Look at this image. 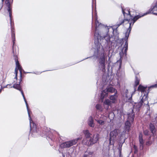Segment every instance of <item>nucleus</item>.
<instances>
[{"instance_id": "nucleus-1", "label": "nucleus", "mask_w": 157, "mask_h": 157, "mask_svg": "<svg viewBox=\"0 0 157 157\" xmlns=\"http://www.w3.org/2000/svg\"><path fill=\"white\" fill-rule=\"evenodd\" d=\"M95 29L94 36L95 38L94 44L93 47H96V44H100V47H103L101 45L100 42L101 40H105L106 43V47L109 48L110 47V44L113 43L115 41L114 36L110 35V32L111 30L113 33L114 30L110 26H105L103 24L99 23L97 20L96 17L95 21Z\"/></svg>"}, {"instance_id": "nucleus-2", "label": "nucleus", "mask_w": 157, "mask_h": 157, "mask_svg": "<svg viewBox=\"0 0 157 157\" xmlns=\"http://www.w3.org/2000/svg\"><path fill=\"white\" fill-rule=\"evenodd\" d=\"M21 80H20V82L18 84H14L13 85V86H11L10 88L13 87L15 89H16L21 91L22 95L23 97L24 100L25 102L26 107L27 109L28 113L29 115V121H30V131H32V135L33 136L35 137H37L39 135V132L38 129L37 128V126L36 124L33 122L32 120L31 116L29 113V106L27 103V101L25 98L24 93L21 89L20 86V82Z\"/></svg>"}, {"instance_id": "nucleus-3", "label": "nucleus", "mask_w": 157, "mask_h": 157, "mask_svg": "<svg viewBox=\"0 0 157 157\" xmlns=\"http://www.w3.org/2000/svg\"><path fill=\"white\" fill-rule=\"evenodd\" d=\"M96 47H93L95 50L94 55L96 57H99V68L103 72L105 71V65L106 60L103 47H100V44H96Z\"/></svg>"}, {"instance_id": "nucleus-4", "label": "nucleus", "mask_w": 157, "mask_h": 157, "mask_svg": "<svg viewBox=\"0 0 157 157\" xmlns=\"http://www.w3.org/2000/svg\"><path fill=\"white\" fill-rule=\"evenodd\" d=\"M130 19H121V18H119V21L117 23L118 24H120L121 25L123 24L125 21H127L129 24V26L127 30V31L126 32L125 34V37L124 38H123L120 40L121 43L122 44H124L123 48V51L124 54H126L127 51L128 49V39L129 36V34L130 33L131 27V25L132 23L130 22Z\"/></svg>"}, {"instance_id": "nucleus-5", "label": "nucleus", "mask_w": 157, "mask_h": 157, "mask_svg": "<svg viewBox=\"0 0 157 157\" xmlns=\"http://www.w3.org/2000/svg\"><path fill=\"white\" fill-rule=\"evenodd\" d=\"M99 139V135L98 134H94L90 137L84 139L82 143L84 144L88 147H90L96 143Z\"/></svg>"}, {"instance_id": "nucleus-6", "label": "nucleus", "mask_w": 157, "mask_h": 157, "mask_svg": "<svg viewBox=\"0 0 157 157\" xmlns=\"http://www.w3.org/2000/svg\"><path fill=\"white\" fill-rule=\"evenodd\" d=\"M6 6L7 7V10L8 12L9 13V17H10V24L11 25V37L12 40V41L13 42V46L15 43V34L14 33V29H13L12 26V8L10 5V4L9 2V0L7 1V2L6 3Z\"/></svg>"}, {"instance_id": "nucleus-7", "label": "nucleus", "mask_w": 157, "mask_h": 157, "mask_svg": "<svg viewBox=\"0 0 157 157\" xmlns=\"http://www.w3.org/2000/svg\"><path fill=\"white\" fill-rule=\"evenodd\" d=\"M134 117L133 110L132 109L131 113L128 114L127 120L125 123L124 128V130L126 131L129 132L130 130L131 124L130 121H131L132 122H133L134 120Z\"/></svg>"}, {"instance_id": "nucleus-8", "label": "nucleus", "mask_w": 157, "mask_h": 157, "mask_svg": "<svg viewBox=\"0 0 157 157\" xmlns=\"http://www.w3.org/2000/svg\"><path fill=\"white\" fill-rule=\"evenodd\" d=\"M119 132V130L115 129L111 131L110 133L109 143L110 145H113L114 141L116 140L117 136Z\"/></svg>"}, {"instance_id": "nucleus-9", "label": "nucleus", "mask_w": 157, "mask_h": 157, "mask_svg": "<svg viewBox=\"0 0 157 157\" xmlns=\"http://www.w3.org/2000/svg\"><path fill=\"white\" fill-rule=\"evenodd\" d=\"M117 91L113 87H110L106 88L102 91L100 96V99L101 102H103L104 98L107 97L108 95L109 92L114 93Z\"/></svg>"}, {"instance_id": "nucleus-10", "label": "nucleus", "mask_w": 157, "mask_h": 157, "mask_svg": "<svg viewBox=\"0 0 157 157\" xmlns=\"http://www.w3.org/2000/svg\"><path fill=\"white\" fill-rule=\"evenodd\" d=\"M79 139V138H78L63 143L61 144V146L64 148H69L73 145L76 144Z\"/></svg>"}, {"instance_id": "nucleus-11", "label": "nucleus", "mask_w": 157, "mask_h": 157, "mask_svg": "<svg viewBox=\"0 0 157 157\" xmlns=\"http://www.w3.org/2000/svg\"><path fill=\"white\" fill-rule=\"evenodd\" d=\"M146 13H147V14L151 13L157 15V1L155 6H152L151 8Z\"/></svg>"}, {"instance_id": "nucleus-12", "label": "nucleus", "mask_w": 157, "mask_h": 157, "mask_svg": "<svg viewBox=\"0 0 157 157\" xmlns=\"http://www.w3.org/2000/svg\"><path fill=\"white\" fill-rule=\"evenodd\" d=\"M87 123L88 126L92 128L95 126V123L94 119L92 116H90L88 119Z\"/></svg>"}, {"instance_id": "nucleus-13", "label": "nucleus", "mask_w": 157, "mask_h": 157, "mask_svg": "<svg viewBox=\"0 0 157 157\" xmlns=\"http://www.w3.org/2000/svg\"><path fill=\"white\" fill-rule=\"evenodd\" d=\"M139 141L140 142V150H142L144 146V142L143 138V135L141 132L139 134Z\"/></svg>"}, {"instance_id": "nucleus-14", "label": "nucleus", "mask_w": 157, "mask_h": 157, "mask_svg": "<svg viewBox=\"0 0 157 157\" xmlns=\"http://www.w3.org/2000/svg\"><path fill=\"white\" fill-rule=\"evenodd\" d=\"M149 93L148 92H146L144 93L143 97L141 99L140 101H142L143 104L144 105H147L148 103V101L147 100V95Z\"/></svg>"}, {"instance_id": "nucleus-15", "label": "nucleus", "mask_w": 157, "mask_h": 157, "mask_svg": "<svg viewBox=\"0 0 157 157\" xmlns=\"http://www.w3.org/2000/svg\"><path fill=\"white\" fill-rule=\"evenodd\" d=\"M147 14V13H144V14L141 13L139 15H136L134 16L132 19V20L133 21V23L132 25H133L134 23L139 19L143 17L146 15Z\"/></svg>"}, {"instance_id": "nucleus-16", "label": "nucleus", "mask_w": 157, "mask_h": 157, "mask_svg": "<svg viewBox=\"0 0 157 157\" xmlns=\"http://www.w3.org/2000/svg\"><path fill=\"white\" fill-rule=\"evenodd\" d=\"M147 88V86H143L141 85H140L138 87L137 91H140L142 94H144L145 93L146 90Z\"/></svg>"}, {"instance_id": "nucleus-17", "label": "nucleus", "mask_w": 157, "mask_h": 157, "mask_svg": "<svg viewBox=\"0 0 157 157\" xmlns=\"http://www.w3.org/2000/svg\"><path fill=\"white\" fill-rule=\"evenodd\" d=\"M149 128L150 131H151L152 135H154L156 132V129L154 125L152 123H150L149 124Z\"/></svg>"}, {"instance_id": "nucleus-18", "label": "nucleus", "mask_w": 157, "mask_h": 157, "mask_svg": "<svg viewBox=\"0 0 157 157\" xmlns=\"http://www.w3.org/2000/svg\"><path fill=\"white\" fill-rule=\"evenodd\" d=\"M143 103L142 101H139L138 103H135V105H133V109H136L137 111H139L140 108L142 106Z\"/></svg>"}, {"instance_id": "nucleus-19", "label": "nucleus", "mask_w": 157, "mask_h": 157, "mask_svg": "<svg viewBox=\"0 0 157 157\" xmlns=\"http://www.w3.org/2000/svg\"><path fill=\"white\" fill-rule=\"evenodd\" d=\"M136 91V89H134V91L133 92V93H132V94H131V93L130 94V95H128V90L127 89H126L125 91V97H126L128 100H131L132 99V95L134 93V92Z\"/></svg>"}, {"instance_id": "nucleus-20", "label": "nucleus", "mask_w": 157, "mask_h": 157, "mask_svg": "<svg viewBox=\"0 0 157 157\" xmlns=\"http://www.w3.org/2000/svg\"><path fill=\"white\" fill-rule=\"evenodd\" d=\"M121 8L122 12L124 17L125 16V15L126 14V15H130V17H132V15L130 14V11L129 10L126 9H124L122 7Z\"/></svg>"}, {"instance_id": "nucleus-21", "label": "nucleus", "mask_w": 157, "mask_h": 157, "mask_svg": "<svg viewBox=\"0 0 157 157\" xmlns=\"http://www.w3.org/2000/svg\"><path fill=\"white\" fill-rule=\"evenodd\" d=\"M83 133L85 135V138L87 139L91 137L92 134L88 130H86L83 131Z\"/></svg>"}, {"instance_id": "nucleus-22", "label": "nucleus", "mask_w": 157, "mask_h": 157, "mask_svg": "<svg viewBox=\"0 0 157 157\" xmlns=\"http://www.w3.org/2000/svg\"><path fill=\"white\" fill-rule=\"evenodd\" d=\"M117 91L114 93V94L113 95H112L110 97V99L111 100L113 103H114L117 98V96L116 95V94H117Z\"/></svg>"}, {"instance_id": "nucleus-23", "label": "nucleus", "mask_w": 157, "mask_h": 157, "mask_svg": "<svg viewBox=\"0 0 157 157\" xmlns=\"http://www.w3.org/2000/svg\"><path fill=\"white\" fill-rule=\"evenodd\" d=\"M125 139H124V141L123 142H120L119 144L118 149L119 150V154H120V155H121V153L122 147V146L123 144L125 142Z\"/></svg>"}, {"instance_id": "nucleus-24", "label": "nucleus", "mask_w": 157, "mask_h": 157, "mask_svg": "<svg viewBox=\"0 0 157 157\" xmlns=\"http://www.w3.org/2000/svg\"><path fill=\"white\" fill-rule=\"evenodd\" d=\"M140 79L138 77L137 75H136L135 76V87H136L137 85L139 84L140 83Z\"/></svg>"}, {"instance_id": "nucleus-25", "label": "nucleus", "mask_w": 157, "mask_h": 157, "mask_svg": "<svg viewBox=\"0 0 157 157\" xmlns=\"http://www.w3.org/2000/svg\"><path fill=\"white\" fill-rule=\"evenodd\" d=\"M17 57L16 56H15V60L16 62V68L17 69H19L20 67H21L20 66L18 61L17 59Z\"/></svg>"}, {"instance_id": "nucleus-26", "label": "nucleus", "mask_w": 157, "mask_h": 157, "mask_svg": "<svg viewBox=\"0 0 157 157\" xmlns=\"http://www.w3.org/2000/svg\"><path fill=\"white\" fill-rule=\"evenodd\" d=\"M120 25V24H118L117 23V24L114 25H113V27H112L113 30H114V32H116L117 33V28Z\"/></svg>"}, {"instance_id": "nucleus-27", "label": "nucleus", "mask_w": 157, "mask_h": 157, "mask_svg": "<svg viewBox=\"0 0 157 157\" xmlns=\"http://www.w3.org/2000/svg\"><path fill=\"white\" fill-rule=\"evenodd\" d=\"M95 120L100 125H103L105 123V122L104 121L100 119H95Z\"/></svg>"}, {"instance_id": "nucleus-28", "label": "nucleus", "mask_w": 157, "mask_h": 157, "mask_svg": "<svg viewBox=\"0 0 157 157\" xmlns=\"http://www.w3.org/2000/svg\"><path fill=\"white\" fill-rule=\"evenodd\" d=\"M157 88V84H155L153 85H151L148 87V89L147 91L148 93H149L150 89L151 88Z\"/></svg>"}, {"instance_id": "nucleus-29", "label": "nucleus", "mask_w": 157, "mask_h": 157, "mask_svg": "<svg viewBox=\"0 0 157 157\" xmlns=\"http://www.w3.org/2000/svg\"><path fill=\"white\" fill-rule=\"evenodd\" d=\"M104 104L108 105H109L111 104V102L109 100L106 99L104 101Z\"/></svg>"}, {"instance_id": "nucleus-30", "label": "nucleus", "mask_w": 157, "mask_h": 157, "mask_svg": "<svg viewBox=\"0 0 157 157\" xmlns=\"http://www.w3.org/2000/svg\"><path fill=\"white\" fill-rule=\"evenodd\" d=\"M18 70H19L20 72V80H21V81H22V71H23V70L22 69L21 67L19 69H17Z\"/></svg>"}, {"instance_id": "nucleus-31", "label": "nucleus", "mask_w": 157, "mask_h": 157, "mask_svg": "<svg viewBox=\"0 0 157 157\" xmlns=\"http://www.w3.org/2000/svg\"><path fill=\"white\" fill-rule=\"evenodd\" d=\"M143 133L144 135L146 136H148L149 134V132L148 130H146L143 131Z\"/></svg>"}, {"instance_id": "nucleus-32", "label": "nucleus", "mask_w": 157, "mask_h": 157, "mask_svg": "<svg viewBox=\"0 0 157 157\" xmlns=\"http://www.w3.org/2000/svg\"><path fill=\"white\" fill-rule=\"evenodd\" d=\"M85 153H87L88 155H91L93 154V152L87 150L85 151Z\"/></svg>"}, {"instance_id": "nucleus-33", "label": "nucleus", "mask_w": 157, "mask_h": 157, "mask_svg": "<svg viewBox=\"0 0 157 157\" xmlns=\"http://www.w3.org/2000/svg\"><path fill=\"white\" fill-rule=\"evenodd\" d=\"M96 108L97 109L100 110L101 109V106L99 104H97L96 105Z\"/></svg>"}, {"instance_id": "nucleus-34", "label": "nucleus", "mask_w": 157, "mask_h": 157, "mask_svg": "<svg viewBox=\"0 0 157 157\" xmlns=\"http://www.w3.org/2000/svg\"><path fill=\"white\" fill-rule=\"evenodd\" d=\"M4 81L2 77H0V85H1L2 84L3 82Z\"/></svg>"}, {"instance_id": "nucleus-35", "label": "nucleus", "mask_w": 157, "mask_h": 157, "mask_svg": "<svg viewBox=\"0 0 157 157\" xmlns=\"http://www.w3.org/2000/svg\"><path fill=\"white\" fill-rule=\"evenodd\" d=\"M134 147L135 149V151H134V153H137V152L138 151L136 149V147L135 145H134Z\"/></svg>"}, {"instance_id": "nucleus-36", "label": "nucleus", "mask_w": 157, "mask_h": 157, "mask_svg": "<svg viewBox=\"0 0 157 157\" xmlns=\"http://www.w3.org/2000/svg\"><path fill=\"white\" fill-rule=\"evenodd\" d=\"M18 70L16 68H15V72L16 75H17Z\"/></svg>"}, {"instance_id": "nucleus-37", "label": "nucleus", "mask_w": 157, "mask_h": 157, "mask_svg": "<svg viewBox=\"0 0 157 157\" xmlns=\"http://www.w3.org/2000/svg\"><path fill=\"white\" fill-rule=\"evenodd\" d=\"M89 155L87 153H85L83 155V157H88Z\"/></svg>"}, {"instance_id": "nucleus-38", "label": "nucleus", "mask_w": 157, "mask_h": 157, "mask_svg": "<svg viewBox=\"0 0 157 157\" xmlns=\"http://www.w3.org/2000/svg\"><path fill=\"white\" fill-rule=\"evenodd\" d=\"M151 144V142L150 141H147L146 143V144L147 145H149Z\"/></svg>"}, {"instance_id": "nucleus-39", "label": "nucleus", "mask_w": 157, "mask_h": 157, "mask_svg": "<svg viewBox=\"0 0 157 157\" xmlns=\"http://www.w3.org/2000/svg\"><path fill=\"white\" fill-rule=\"evenodd\" d=\"M121 63L120 62L119 64V69H120L121 68Z\"/></svg>"}, {"instance_id": "nucleus-40", "label": "nucleus", "mask_w": 157, "mask_h": 157, "mask_svg": "<svg viewBox=\"0 0 157 157\" xmlns=\"http://www.w3.org/2000/svg\"><path fill=\"white\" fill-rule=\"evenodd\" d=\"M11 85L10 84H7V85L6 86H5L4 88H8V86H9V85Z\"/></svg>"}, {"instance_id": "nucleus-41", "label": "nucleus", "mask_w": 157, "mask_h": 157, "mask_svg": "<svg viewBox=\"0 0 157 157\" xmlns=\"http://www.w3.org/2000/svg\"><path fill=\"white\" fill-rule=\"evenodd\" d=\"M23 71L24 73H31V72H26L24 70Z\"/></svg>"}, {"instance_id": "nucleus-42", "label": "nucleus", "mask_w": 157, "mask_h": 157, "mask_svg": "<svg viewBox=\"0 0 157 157\" xmlns=\"http://www.w3.org/2000/svg\"><path fill=\"white\" fill-rule=\"evenodd\" d=\"M17 75H16L15 77H14V78L16 79H17Z\"/></svg>"}, {"instance_id": "nucleus-43", "label": "nucleus", "mask_w": 157, "mask_h": 157, "mask_svg": "<svg viewBox=\"0 0 157 157\" xmlns=\"http://www.w3.org/2000/svg\"><path fill=\"white\" fill-rule=\"evenodd\" d=\"M88 58H89V57H87V58H86V59H83V60H85V59H88Z\"/></svg>"}, {"instance_id": "nucleus-44", "label": "nucleus", "mask_w": 157, "mask_h": 157, "mask_svg": "<svg viewBox=\"0 0 157 157\" xmlns=\"http://www.w3.org/2000/svg\"><path fill=\"white\" fill-rule=\"evenodd\" d=\"M47 136V135H46L45 136Z\"/></svg>"}]
</instances>
